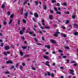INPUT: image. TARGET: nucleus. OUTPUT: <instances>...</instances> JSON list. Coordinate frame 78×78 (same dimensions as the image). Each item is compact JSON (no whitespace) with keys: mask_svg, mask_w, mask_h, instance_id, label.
<instances>
[{"mask_svg":"<svg viewBox=\"0 0 78 78\" xmlns=\"http://www.w3.org/2000/svg\"><path fill=\"white\" fill-rule=\"evenodd\" d=\"M13 62H12V61L11 60H9L7 61L6 62V64H12Z\"/></svg>","mask_w":78,"mask_h":78,"instance_id":"f257e3e1","label":"nucleus"},{"mask_svg":"<svg viewBox=\"0 0 78 78\" xmlns=\"http://www.w3.org/2000/svg\"><path fill=\"white\" fill-rule=\"evenodd\" d=\"M28 12H26L24 13V17L25 19H27V17H28Z\"/></svg>","mask_w":78,"mask_h":78,"instance_id":"f03ea898","label":"nucleus"},{"mask_svg":"<svg viewBox=\"0 0 78 78\" xmlns=\"http://www.w3.org/2000/svg\"><path fill=\"white\" fill-rule=\"evenodd\" d=\"M34 16L35 17L37 18L39 17V15L37 12H35L34 14Z\"/></svg>","mask_w":78,"mask_h":78,"instance_id":"7ed1b4c3","label":"nucleus"},{"mask_svg":"<svg viewBox=\"0 0 78 78\" xmlns=\"http://www.w3.org/2000/svg\"><path fill=\"white\" fill-rule=\"evenodd\" d=\"M4 49L5 50H8L9 49V47L8 46H5L4 47Z\"/></svg>","mask_w":78,"mask_h":78,"instance_id":"20e7f679","label":"nucleus"},{"mask_svg":"<svg viewBox=\"0 0 78 78\" xmlns=\"http://www.w3.org/2000/svg\"><path fill=\"white\" fill-rule=\"evenodd\" d=\"M46 63L45 64V65H46V66H49V67H50V65L48 64H49V62L48 61H46Z\"/></svg>","mask_w":78,"mask_h":78,"instance_id":"39448f33","label":"nucleus"},{"mask_svg":"<svg viewBox=\"0 0 78 78\" xmlns=\"http://www.w3.org/2000/svg\"><path fill=\"white\" fill-rule=\"evenodd\" d=\"M12 19H11L10 20L9 22V24L11 25L12 23Z\"/></svg>","mask_w":78,"mask_h":78,"instance_id":"423d86ee","label":"nucleus"},{"mask_svg":"<svg viewBox=\"0 0 78 78\" xmlns=\"http://www.w3.org/2000/svg\"><path fill=\"white\" fill-rule=\"evenodd\" d=\"M44 28H46V29H50V27L48 26H46L44 27Z\"/></svg>","mask_w":78,"mask_h":78,"instance_id":"0eeeda50","label":"nucleus"},{"mask_svg":"<svg viewBox=\"0 0 78 78\" xmlns=\"http://www.w3.org/2000/svg\"><path fill=\"white\" fill-rule=\"evenodd\" d=\"M62 5L63 6H67V3L66 2L62 3Z\"/></svg>","mask_w":78,"mask_h":78,"instance_id":"6e6552de","label":"nucleus"},{"mask_svg":"<svg viewBox=\"0 0 78 78\" xmlns=\"http://www.w3.org/2000/svg\"><path fill=\"white\" fill-rule=\"evenodd\" d=\"M43 57H44V58H45L46 59H49V58H48V56H43Z\"/></svg>","mask_w":78,"mask_h":78,"instance_id":"1a4fd4ad","label":"nucleus"},{"mask_svg":"<svg viewBox=\"0 0 78 78\" xmlns=\"http://www.w3.org/2000/svg\"><path fill=\"white\" fill-rule=\"evenodd\" d=\"M5 5L4 4H2V5L1 8L2 9H4V8H5Z\"/></svg>","mask_w":78,"mask_h":78,"instance_id":"9d476101","label":"nucleus"},{"mask_svg":"<svg viewBox=\"0 0 78 78\" xmlns=\"http://www.w3.org/2000/svg\"><path fill=\"white\" fill-rule=\"evenodd\" d=\"M49 19H52L53 17L52 16V15H50L49 16Z\"/></svg>","mask_w":78,"mask_h":78,"instance_id":"9b49d317","label":"nucleus"},{"mask_svg":"<svg viewBox=\"0 0 78 78\" xmlns=\"http://www.w3.org/2000/svg\"><path fill=\"white\" fill-rule=\"evenodd\" d=\"M43 7H44V10H46L47 9V6L45 5H44L43 6Z\"/></svg>","mask_w":78,"mask_h":78,"instance_id":"f8f14e48","label":"nucleus"},{"mask_svg":"<svg viewBox=\"0 0 78 78\" xmlns=\"http://www.w3.org/2000/svg\"><path fill=\"white\" fill-rule=\"evenodd\" d=\"M45 47H47V48H48V49H50V46L48 45L47 46L45 45Z\"/></svg>","mask_w":78,"mask_h":78,"instance_id":"ddd939ff","label":"nucleus"},{"mask_svg":"<svg viewBox=\"0 0 78 78\" xmlns=\"http://www.w3.org/2000/svg\"><path fill=\"white\" fill-rule=\"evenodd\" d=\"M51 42L53 44H55V43H56V41L53 40H51Z\"/></svg>","mask_w":78,"mask_h":78,"instance_id":"4468645a","label":"nucleus"},{"mask_svg":"<svg viewBox=\"0 0 78 78\" xmlns=\"http://www.w3.org/2000/svg\"><path fill=\"white\" fill-rule=\"evenodd\" d=\"M22 48L23 49H27V47H26L25 46H22Z\"/></svg>","mask_w":78,"mask_h":78,"instance_id":"2eb2a0df","label":"nucleus"},{"mask_svg":"<svg viewBox=\"0 0 78 78\" xmlns=\"http://www.w3.org/2000/svg\"><path fill=\"white\" fill-rule=\"evenodd\" d=\"M69 23V20H66V22L65 23V24H67Z\"/></svg>","mask_w":78,"mask_h":78,"instance_id":"dca6fc26","label":"nucleus"},{"mask_svg":"<svg viewBox=\"0 0 78 78\" xmlns=\"http://www.w3.org/2000/svg\"><path fill=\"white\" fill-rule=\"evenodd\" d=\"M34 3L36 5H38V2L37 1H34Z\"/></svg>","mask_w":78,"mask_h":78,"instance_id":"f3484780","label":"nucleus"},{"mask_svg":"<svg viewBox=\"0 0 78 78\" xmlns=\"http://www.w3.org/2000/svg\"><path fill=\"white\" fill-rule=\"evenodd\" d=\"M23 23H27V21H26V20L24 19L23 20Z\"/></svg>","mask_w":78,"mask_h":78,"instance_id":"a211bd4d","label":"nucleus"},{"mask_svg":"<svg viewBox=\"0 0 78 78\" xmlns=\"http://www.w3.org/2000/svg\"><path fill=\"white\" fill-rule=\"evenodd\" d=\"M20 70H22L23 69V66L22 65H20Z\"/></svg>","mask_w":78,"mask_h":78,"instance_id":"6ab92c4d","label":"nucleus"},{"mask_svg":"<svg viewBox=\"0 0 78 78\" xmlns=\"http://www.w3.org/2000/svg\"><path fill=\"white\" fill-rule=\"evenodd\" d=\"M51 2L52 3H56V1L54 0H52L51 1Z\"/></svg>","mask_w":78,"mask_h":78,"instance_id":"aec40b11","label":"nucleus"},{"mask_svg":"<svg viewBox=\"0 0 78 78\" xmlns=\"http://www.w3.org/2000/svg\"><path fill=\"white\" fill-rule=\"evenodd\" d=\"M27 1L26 0H25L23 3V5H25V4H27Z\"/></svg>","mask_w":78,"mask_h":78,"instance_id":"412c9836","label":"nucleus"},{"mask_svg":"<svg viewBox=\"0 0 78 78\" xmlns=\"http://www.w3.org/2000/svg\"><path fill=\"white\" fill-rule=\"evenodd\" d=\"M56 14H59L60 15L61 14V12H56Z\"/></svg>","mask_w":78,"mask_h":78,"instance_id":"4be33fe9","label":"nucleus"},{"mask_svg":"<svg viewBox=\"0 0 78 78\" xmlns=\"http://www.w3.org/2000/svg\"><path fill=\"white\" fill-rule=\"evenodd\" d=\"M20 34L21 35H22V34H23V33L22 31H20Z\"/></svg>","mask_w":78,"mask_h":78,"instance_id":"5701e85b","label":"nucleus"},{"mask_svg":"<svg viewBox=\"0 0 78 78\" xmlns=\"http://www.w3.org/2000/svg\"><path fill=\"white\" fill-rule=\"evenodd\" d=\"M13 16H14V15L13 14H12L10 16V18L11 19H12V18H13Z\"/></svg>","mask_w":78,"mask_h":78,"instance_id":"b1692460","label":"nucleus"},{"mask_svg":"<svg viewBox=\"0 0 78 78\" xmlns=\"http://www.w3.org/2000/svg\"><path fill=\"white\" fill-rule=\"evenodd\" d=\"M3 24L4 25H6V24H7V23H6V21H4L3 22Z\"/></svg>","mask_w":78,"mask_h":78,"instance_id":"393cba45","label":"nucleus"},{"mask_svg":"<svg viewBox=\"0 0 78 78\" xmlns=\"http://www.w3.org/2000/svg\"><path fill=\"white\" fill-rule=\"evenodd\" d=\"M20 54L21 55V56H23V52L22 51H20Z\"/></svg>","mask_w":78,"mask_h":78,"instance_id":"a878e982","label":"nucleus"},{"mask_svg":"<svg viewBox=\"0 0 78 78\" xmlns=\"http://www.w3.org/2000/svg\"><path fill=\"white\" fill-rule=\"evenodd\" d=\"M5 74H9L10 73L9 72H5Z\"/></svg>","mask_w":78,"mask_h":78,"instance_id":"bb28decb","label":"nucleus"},{"mask_svg":"<svg viewBox=\"0 0 78 78\" xmlns=\"http://www.w3.org/2000/svg\"><path fill=\"white\" fill-rule=\"evenodd\" d=\"M3 54L4 55H5V56H7L8 55H7V53L5 52H4Z\"/></svg>","mask_w":78,"mask_h":78,"instance_id":"cd10ccee","label":"nucleus"},{"mask_svg":"<svg viewBox=\"0 0 78 78\" xmlns=\"http://www.w3.org/2000/svg\"><path fill=\"white\" fill-rule=\"evenodd\" d=\"M78 32H75L74 33V35H78Z\"/></svg>","mask_w":78,"mask_h":78,"instance_id":"c85d7f7f","label":"nucleus"},{"mask_svg":"<svg viewBox=\"0 0 78 78\" xmlns=\"http://www.w3.org/2000/svg\"><path fill=\"white\" fill-rule=\"evenodd\" d=\"M72 18L73 19H75V15H73L72 16Z\"/></svg>","mask_w":78,"mask_h":78,"instance_id":"c756f323","label":"nucleus"},{"mask_svg":"<svg viewBox=\"0 0 78 78\" xmlns=\"http://www.w3.org/2000/svg\"><path fill=\"white\" fill-rule=\"evenodd\" d=\"M50 12H51V14H53V11L52 10H51L50 11Z\"/></svg>","mask_w":78,"mask_h":78,"instance_id":"7c9ffc66","label":"nucleus"},{"mask_svg":"<svg viewBox=\"0 0 78 78\" xmlns=\"http://www.w3.org/2000/svg\"><path fill=\"white\" fill-rule=\"evenodd\" d=\"M11 69H14V66L13 65H12L11 66Z\"/></svg>","mask_w":78,"mask_h":78,"instance_id":"2f4dec72","label":"nucleus"},{"mask_svg":"<svg viewBox=\"0 0 78 78\" xmlns=\"http://www.w3.org/2000/svg\"><path fill=\"white\" fill-rule=\"evenodd\" d=\"M65 48H66V49H68V50L69 49V47L67 46H66L65 47Z\"/></svg>","mask_w":78,"mask_h":78,"instance_id":"473e14b6","label":"nucleus"},{"mask_svg":"<svg viewBox=\"0 0 78 78\" xmlns=\"http://www.w3.org/2000/svg\"><path fill=\"white\" fill-rule=\"evenodd\" d=\"M54 9L55 11H58V9H56V7L54 8Z\"/></svg>","mask_w":78,"mask_h":78,"instance_id":"72a5a7b5","label":"nucleus"},{"mask_svg":"<svg viewBox=\"0 0 78 78\" xmlns=\"http://www.w3.org/2000/svg\"><path fill=\"white\" fill-rule=\"evenodd\" d=\"M58 52H60V53H62V50H61V49H59L58 50Z\"/></svg>","mask_w":78,"mask_h":78,"instance_id":"f704fd0d","label":"nucleus"},{"mask_svg":"<svg viewBox=\"0 0 78 78\" xmlns=\"http://www.w3.org/2000/svg\"><path fill=\"white\" fill-rule=\"evenodd\" d=\"M20 20H19L18 21V23L19 25H20Z\"/></svg>","mask_w":78,"mask_h":78,"instance_id":"c9c22d12","label":"nucleus"},{"mask_svg":"<svg viewBox=\"0 0 78 78\" xmlns=\"http://www.w3.org/2000/svg\"><path fill=\"white\" fill-rule=\"evenodd\" d=\"M32 70H36V68H35L34 67H32Z\"/></svg>","mask_w":78,"mask_h":78,"instance_id":"e433bc0d","label":"nucleus"},{"mask_svg":"<svg viewBox=\"0 0 78 78\" xmlns=\"http://www.w3.org/2000/svg\"><path fill=\"white\" fill-rule=\"evenodd\" d=\"M61 28H63V29H64V30H65V29H66V27L64 26L61 27Z\"/></svg>","mask_w":78,"mask_h":78,"instance_id":"4c0bfd02","label":"nucleus"},{"mask_svg":"<svg viewBox=\"0 0 78 78\" xmlns=\"http://www.w3.org/2000/svg\"><path fill=\"white\" fill-rule=\"evenodd\" d=\"M74 26H75V27H78V24H77L75 23L74 24Z\"/></svg>","mask_w":78,"mask_h":78,"instance_id":"58836bf2","label":"nucleus"},{"mask_svg":"<svg viewBox=\"0 0 78 78\" xmlns=\"http://www.w3.org/2000/svg\"><path fill=\"white\" fill-rule=\"evenodd\" d=\"M76 62L75 61H71V62L70 63H76Z\"/></svg>","mask_w":78,"mask_h":78,"instance_id":"ea45409f","label":"nucleus"},{"mask_svg":"<svg viewBox=\"0 0 78 78\" xmlns=\"http://www.w3.org/2000/svg\"><path fill=\"white\" fill-rule=\"evenodd\" d=\"M69 71L71 72H74V71L73 69H70Z\"/></svg>","mask_w":78,"mask_h":78,"instance_id":"a19ab883","label":"nucleus"},{"mask_svg":"<svg viewBox=\"0 0 78 78\" xmlns=\"http://www.w3.org/2000/svg\"><path fill=\"white\" fill-rule=\"evenodd\" d=\"M34 40H35V41H36V42H37L38 41H37V39H36V38H34Z\"/></svg>","mask_w":78,"mask_h":78,"instance_id":"79ce46f5","label":"nucleus"},{"mask_svg":"<svg viewBox=\"0 0 78 78\" xmlns=\"http://www.w3.org/2000/svg\"><path fill=\"white\" fill-rule=\"evenodd\" d=\"M4 44H3V43H2L1 44V47H3V45Z\"/></svg>","mask_w":78,"mask_h":78,"instance_id":"37998d69","label":"nucleus"},{"mask_svg":"<svg viewBox=\"0 0 78 78\" xmlns=\"http://www.w3.org/2000/svg\"><path fill=\"white\" fill-rule=\"evenodd\" d=\"M10 13L11 12H10V11H9L7 13V14H8L9 16V15H10Z\"/></svg>","mask_w":78,"mask_h":78,"instance_id":"c03bdc74","label":"nucleus"},{"mask_svg":"<svg viewBox=\"0 0 78 78\" xmlns=\"http://www.w3.org/2000/svg\"><path fill=\"white\" fill-rule=\"evenodd\" d=\"M48 76H50V75H51V74H50V72H48Z\"/></svg>","mask_w":78,"mask_h":78,"instance_id":"a18cd8bd","label":"nucleus"},{"mask_svg":"<svg viewBox=\"0 0 78 78\" xmlns=\"http://www.w3.org/2000/svg\"><path fill=\"white\" fill-rule=\"evenodd\" d=\"M29 33L30 34H33V32H29Z\"/></svg>","mask_w":78,"mask_h":78,"instance_id":"49530a36","label":"nucleus"},{"mask_svg":"<svg viewBox=\"0 0 78 78\" xmlns=\"http://www.w3.org/2000/svg\"><path fill=\"white\" fill-rule=\"evenodd\" d=\"M65 13H66V14H70V12H65Z\"/></svg>","mask_w":78,"mask_h":78,"instance_id":"de8ad7c7","label":"nucleus"},{"mask_svg":"<svg viewBox=\"0 0 78 78\" xmlns=\"http://www.w3.org/2000/svg\"><path fill=\"white\" fill-rule=\"evenodd\" d=\"M51 76H52V77H54V73H52L51 74Z\"/></svg>","mask_w":78,"mask_h":78,"instance_id":"09e8293b","label":"nucleus"},{"mask_svg":"<svg viewBox=\"0 0 78 78\" xmlns=\"http://www.w3.org/2000/svg\"><path fill=\"white\" fill-rule=\"evenodd\" d=\"M69 73H70V74H72V75H74V73H73V72H70Z\"/></svg>","mask_w":78,"mask_h":78,"instance_id":"8fccbe9b","label":"nucleus"},{"mask_svg":"<svg viewBox=\"0 0 78 78\" xmlns=\"http://www.w3.org/2000/svg\"><path fill=\"white\" fill-rule=\"evenodd\" d=\"M66 62L68 64H69V59H67L66 60Z\"/></svg>","mask_w":78,"mask_h":78,"instance_id":"3c124183","label":"nucleus"},{"mask_svg":"<svg viewBox=\"0 0 78 78\" xmlns=\"http://www.w3.org/2000/svg\"><path fill=\"white\" fill-rule=\"evenodd\" d=\"M36 44L37 45H42L41 44L39 43H37Z\"/></svg>","mask_w":78,"mask_h":78,"instance_id":"603ef678","label":"nucleus"},{"mask_svg":"<svg viewBox=\"0 0 78 78\" xmlns=\"http://www.w3.org/2000/svg\"><path fill=\"white\" fill-rule=\"evenodd\" d=\"M54 36H55V37H58V35L56 34H55L54 35Z\"/></svg>","mask_w":78,"mask_h":78,"instance_id":"864d4df0","label":"nucleus"},{"mask_svg":"<svg viewBox=\"0 0 78 78\" xmlns=\"http://www.w3.org/2000/svg\"><path fill=\"white\" fill-rule=\"evenodd\" d=\"M30 15H33V13L31 12H30Z\"/></svg>","mask_w":78,"mask_h":78,"instance_id":"5fc2aeb1","label":"nucleus"},{"mask_svg":"<svg viewBox=\"0 0 78 78\" xmlns=\"http://www.w3.org/2000/svg\"><path fill=\"white\" fill-rule=\"evenodd\" d=\"M39 33L40 34H43V33H42V32L41 31H39Z\"/></svg>","mask_w":78,"mask_h":78,"instance_id":"6e6d98bb","label":"nucleus"},{"mask_svg":"<svg viewBox=\"0 0 78 78\" xmlns=\"http://www.w3.org/2000/svg\"><path fill=\"white\" fill-rule=\"evenodd\" d=\"M44 37H42V40L44 41H45V39H44Z\"/></svg>","mask_w":78,"mask_h":78,"instance_id":"4d7b16f0","label":"nucleus"},{"mask_svg":"<svg viewBox=\"0 0 78 78\" xmlns=\"http://www.w3.org/2000/svg\"><path fill=\"white\" fill-rule=\"evenodd\" d=\"M57 6H60V4H59V3H57Z\"/></svg>","mask_w":78,"mask_h":78,"instance_id":"13d9d810","label":"nucleus"},{"mask_svg":"<svg viewBox=\"0 0 78 78\" xmlns=\"http://www.w3.org/2000/svg\"><path fill=\"white\" fill-rule=\"evenodd\" d=\"M22 65L23 66H25V64L24 63H22Z\"/></svg>","mask_w":78,"mask_h":78,"instance_id":"bf43d9fd","label":"nucleus"},{"mask_svg":"<svg viewBox=\"0 0 78 78\" xmlns=\"http://www.w3.org/2000/svg\"><path fill=\"white\" fill-rule=\"evenodd\" d=\"M74 66H75V67H76V66H77V64L76 63H74V64H73Z\"/></svg>","mask_w":78,"mask_h":78,"instance_id":"052dcab7","label":"nucleus"},{"mask_svg":"<svg viewBox=\"0 0 78 78\" xmlns=\"http://www.w3.org/2000/svg\"><path fill=\"white\" fill-rule=\"evenodd\" d=\"M62 58H67V57H66V56H64L62 57Z\"/></svg>","mask_w":78,"mask_h":78,"instance_id":"680f3d73","label":"nucleus"},{"mask_svg":"<svg viewBox=\"0 0 78 78\" xmlns=\"http://www.w3.org/2000/svg\"><path fill=\"white\" fill-rule=\"evenodd\" d=\"M23 8H21V12H23Z\"/></svg>","mask_w":78,"mask_h":78,"instance_id":"e2e57ef3","label":"nucleus"},{"mask_svg":"<svg viewBox=\"0 0 78 78\" xmlns=\"http://www.w3.org/2000/svg\"><path fill=\"white\" fill-rule=\"evenodd\" d=\"M46 55H48L49 54V53L48 52H46L45 53Z\"/></svg>","mask_w":78,"mask_h":78,"instance_id":"0e129e2a","label":"nucleus"},{"mask_svg":"<svg viewBox=\"0 0 78 78\" xmlns=\"http://www.w3.org/2000/svg\"><path fill=\"white\" fill-rule=\"evenodd\" d=\"M29 56V55L28 54L27 55H25L24 56V57H28Z\"/></svg>","mask_w":78,"mask_h":78,"instance_id":"69168bd1","label":"nucleus"},{"mask_svg":"<svg viewBox=\"0 0 78 78\" xmlns=\"http://www.w3.org/2000/svg\"><path fill=\"white\" fill-rule=\"evenodd\" d=\"M63 36L64 37H66V35H64V34H63Z\"/></svg>","mask_w":78,"mask_h":78,"instance_id":"338daca9","label":"nucleus"},{"mask_svg":"<svg viewBox=\"0 0 78 78\" xmlns=\"http://www.w3.org/2000/svg\"><path fill=\"white\" fill-rule=\"evenodd\" d=\"M56 34H60V32H56Z\"/></svg>","mask_w":78,"mask_h":78,"instance_id":"774afa93","label":"nucleus"}]
</instances>
